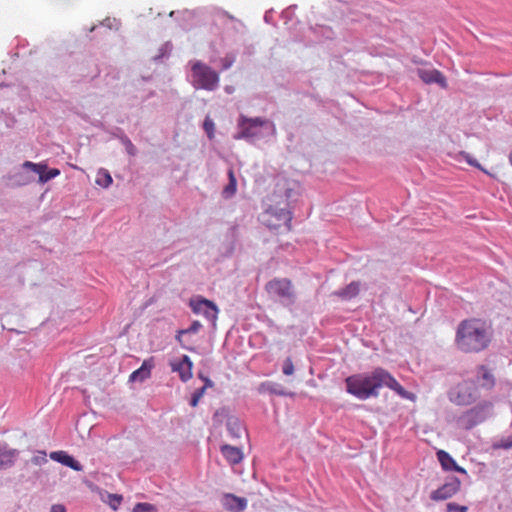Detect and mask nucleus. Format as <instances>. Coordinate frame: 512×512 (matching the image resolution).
Segmentation results:
<instances>
[{"label": "nucleus", "instance_id": "obj_28", "mask_svg": "<svg viewBox=\"0 0 512 512\" xmlns=\"http://www.w3.org/2000/svg\"><path fill=\"white\" fill-rule=\"evenodd\" d=\"M459 157L463 158L469 165L483 170L480 163L476 159H474L469 153L462 151L459 153Z\"/></svg>", "mask_w": 512, "mask_h": 512}, {"label": "nucleus", "instance_id": "obj_22", "mask_svg": "<svg viewBox=\"0 0 512 512\" xmlns=\"http://www.w3.org/2000/svg\"><path fill=\"white\" fill-rule=\"evenodd\" d=\"M95 182H96L97 185L102 186L104 188H107V187H109L112 184V177H111L110 173L107 170L100 169L97 172V176H96Z\"/></svg>", "mask_w": 512, "mask_h": 512}, {"label": "nucleus", "instance_id": "obj_16", "mask_svg": "<svg viewBox=\"0 0 512 512\" xmlns=\"http://www.w3.org/2000/svg\"><path fill=\"white\" fill-rule=\"evenodd\" d=\"M437 459L440 462L442 468L446 471H456L459 473H466V470L457 465L455 460L444 450H439L437 453Z\"/></svg>", "mask_w": 512, "mask_h": 512}, {"label": "nucleus", "instance_id": "obj_20", "mask_svg": "<svg viewBox=\"0 0 512 512\" xmlns=\"http://www.w3.org/2000/svg\"><path fill=\"white\" fill-rule=\"evenodd\" d=\"M247 507V500L245 498L237 497L233 494L226 493V509L240 512Z\"/></svg>", "mask_w": 512, "mask_h": 512}, {"label": "nucleus", "instance_id": "obj_12", "mask_svg": "<svg viewBox=\"0 0 512 512\" xmlns=\"http://www.w3.org/2000/svg\"><path fill=\"white\" fill-rule=\"evenodd\" d=\"M460 482L454 480L449 483H445L431 494V499L435 501L446 500L452 497L459 490Z\"/></svg>", "mask_w": 512, "mask_h": 512}, {"label": "nucleus", "instance_id": "obj_24", "mask_svg": "<svg viewBox=\"0 0 512 512\" xmlns=\"http://www.w3.org/2000/svg\"><path fill=\"white\" fill-rule=\"evenodd\" d=\"M131 512H158L157 508L150 503L143 502V503H137Z\"/></svg>", "mask_w": 512, "mask_h": 512}, {"label": "nucleus", "instance_id": "obj_15", "mask_svg": "<svg viewBox=\"0 0 512 512\" xmlns=\"http://www.w3.org/2000/svg\"><path fill=\"white\" fill-rule=\"evenodd\" d=\"M50 458L54 461H57L75 471H82V465L75 460L72 456L68 455L64 451H55L50 453Z\"/></svg>", "mask_w": 512, "mask_h": 512}, {"label": "nucleus", "instance_id": "obj_19", "mask_svg": "<svg viewBox=\"0 0 512 512\" xmlns=\"http://www.w3.org/2000/svg\"><path fill=\"white\" fill-rule=\"evenodd\" d=\"M152 367H153L152 360H145L142 363L141 367L139 369L135 370L130 375V380L131 381H143V380L149 378L151 375Z\"/></svg>", "mask_w": 512, "mask_h": 512}, {"label": "nucleus", "instance_id": "obj_14", "mask_svg": "<svg viewBox=\"0 0 512 512\" xmlns=\"http://www.w3.org/2000/svg\"><path fill=\"white\" fill-rule=\"evenodd\" d=\"M246 444L226 443V461L231 465L238 464L244 457L243 448Z\"/></svg>", "mask_w": 512, "mask_h": 512}, {"label": "nucleus", "instance_id": "obj_38", "mask_svg": "<svg viewBox=\"0 0 512 512\" xmlns=\"http://www.w3.org/2000/svg\"><path fill=\"white\" fill-rule=\"evenodd\" d=\"M33 462H34L35 464H38V463H39V458H37V457L33 458Z\"/></svg>", "mask_w": 512, "mask_h": 512}, {"label": "nucleus", "instance_id": "obj_8", "mask_svg": "<svg viewBox=\"0 0 512 512\" xmlns=\"http://www.w3.org/2000/svg\"><path fill=\"white\" fill-rule=\"evenodd\" d=\"M228 435L231 438V443H248V433L244 425L239 419L235 417H229L227 420Z\"/></svg>", "mask_w": 512, "mask_h": 512}, {"label": "nucleus", "instance_id": "obj_32", "mask_svg": "<svg viewBox=\"0 0 512 512\" xmlns=\"http://www.w3.org/2000/svg\"><path fill=\"white\" fill-rule=\"evenodd\" d=\"M498 446L501 448H504V449L511 448L512 447V436H510L506 439H502Z\"/></svg>", "mask_w": 512, "mask_h": 512}, {"label": "nucleus", "instance_id": "obj_10", "mask_svg": "<svg viewBox=\"0 0 512 512\" xmlns=\"http://www.w3.org/2000/svg\"><path fill=\"white\" fill-rule=\"evenodd\" d=\"M490 404L477 406L467 411L461 418V422L466 429H471L486 419V409Z\"/></svg>", "mask_w": 512, "mask_h": 512}, {"label": "nucleus", "instance_id": "obj_2", "mask_svg": "<svg viewBox=\"0 0 512 512\" xmlns=\"http://www.w3.org/2000/svg\"><path fill=\"white\" fill-rule=\"evenodd\" d=\"M293 188L286 180L276 185L271 204L262 212L260 221L271 231L289 232L292 228L293 213L289 208V199L292 197Z\"/></svg>", "mask_w": 512, "mask_h": 512}, {"label": "nucleus", "instance_id": "obj_39", "mask_svg": "<svg viewBox=\"0 0 512 512\" xmlns=\"http://www.w3.org/2000/svg\"><path fill=\"white\" fill-rule=\"evenodd\" d=\"M185 332H186V331H181V332L179 333V335L177 336V339H178L179 341H180V335H181L182 333H185Z\"/></svg>", "mask_w": 512, "mask_h": 512}, {"label": "nucleus", "instance_id": "obj_27", "mask_svg": "<svg viewBox=\"0 0 512 512\" xmlns=\"http://www.w3.org/2000/svg\"><path fill=\"white\" fill-rule=\"evenodd\" d=\"M208 385H211V383H210V381H209V380H207V381H206V385H205L204 387H202L201 389L197 390V391L193 394V396H192V398H191V401H190V405H191L192 407H196V406H197V404H198L199 400H200V399H201V397L203 396V393H204V390H205L206 386H208Z\"/></svg>", "mask_w": 512, "mask_h": 512}, {"label": "nucleus", "instance_id": "obj_35", "mask_svg": "<svg viewBox=\"0 0 512 512\" xmlns=\"http://www.w3.org/2000/svg\"><path fill=\"white\" fill-rule=\"evenodd\" d=\"M199 326H200V324L198 322H194L193 325L191 326L190 330L196 331Z\"/></svg>", "mask_w": 512, "mask_h": 512}, {"label": "nucleus", "instance_id": "obj_7", "mask_svg": "<svg viewBox=\"0 0 512 512\" xmlns=\"http://www.w3.org/2000/svg\"><path fill=\"white\" fill-rule=\"evenodd\" d=\"M190 307L195 314L204 316L209 322L214 324L218 309L213 302L203 298H194L190 301Z\"/></svg>", "mask_w": 512, "mask_h": 512}, {"label": "nucleus", "instance_id": "obj_17", "mask_svg": "<svg viewBox=\"0 0 512 512\" xmlns=\"http://www.w3.org/2000/svg\"><path fill=\"white\" fill-rule=\"evenodd\" d=\"M172 369L179 372L180 378L184 382L192 377V362L186 355L178 363H173Z\"/></svg>", "mask_w": 512, "mask_h": 512}, {"label": "nucleus", "instance_id": "obj_33", "mask_svg": "<svg viewBox=\"0 0 512 512\" xmlns=\"http://www.w3.org/2000/svg\"><path fill=\"white\" fill-rule=\"evenodd\" d=\"M50 512H66L65 507L63 505H53L51 507Z\"/></svg>", "mask_w": 512, "mask_h": 512}, {"label": "nucleus", "instance_id": "obj_18", "mask_svg": "<svg viewBox=\"0 0 512 512\" xmlns=\"http://www.w3.org/2000/svg\"><path fill=\"white\" fill-rule=\"evenodd\" d=\"M361 283L359 281H353L343 289L335 291L333 295L337 296L341 300L349 301L359 295Z\"/></svg>", "mask_w": 512, "mask_h": 512}, {"label": "nucleus", "instance_id": "obj_23", "mask_svg": "<svg viewBox=\"0 0 512 512\" xmlns=\"http://www.w3.org/2000/svg\"><path fill=\"white\" fill-rule=\"evenodd\" d=\"M466 393H467V388L466 387H459V392H458V395H457V397L455 399L458 404L467 405V404L471 403L472 396H471V394H468L466 396Z\"/></svg>", "mask_w": 512, "mask_h": 512}, {"label": "nucleus", "instance_id": "obj_26", "mask_svg": "<svg viewBox=\"0 0 512 512\" xmlns=\"http://www.w3.org/2000/svg\"><path fill=\"white\" fill-rule=\"evenodd\" d=\"M203 128H204L207 136L209 137V139H212L214 137V132H215V124H214L213 120L210 119L209 117H206V119L203 123Z\"/></svg>", "mask_w": 512, "mask_h": 512}, {"label": "nucleus", "instance_id": "obj_5", "mask_svg": "<svg viewBox=\"0 0 512 512\" xmlns=\"http://www.w3.org/2000/svg\"><path fill=\"white\" fill-rule=\"evenodd\" d=\"M191 78L194 87L197 89L213 90L219 82L217 73L200 62H195L192 65Z\"/></svg>", "mask_w": 512, "mask_h": 512}, {"label": "nucleus", "instance_id": "obj_21", "mask_svg": "<svg viewBox=\"0 0 512 512\" xmlns=\"http://www.w3.org/2000/svg\"><path fill=\"white\" fill-rule=\"evenodd\" d=\"M477 379L480 385L487 389L492 388L495 384L493 374L485 366H480L478 368Z\"/></svg>", "mask_w": 512, "mask_h": 512}, {"label": "nucleus", "instance_id": "obj_36", "mask_svg": "<svg viewBox=\"0 0 512 512\" xmlns=\"http://www.w3.org/2000/svg\"><path fill=\"white\" fill-rule=\"evenodd\" d=\"M128 150L129 153L134 154V146L131 144V142H129Z\"/></svg>", "mask_w": 512, "mask_h": 512}, {"label": "nucleus", "instance_id": "obj_1", "mask_svg": "<svg viewBox=\"0 0 512 512\" xmlns=\"http://www.w3.org/2000/svg\"><path fill=\"white\" fill-rule=\"evenodd\" d=\"M345 384L346 391L360 400L377 397L383 387L390 388L403 398H409V393L383 368L351 375L345 379Z\"/></svg>", "mask_w": 512, "mask_h": 512}, {"label": "nucleus", "instance_id": "obj_13", "mask_svg": "<svg viewBox=\"0 0 512 512\" xmlns=\"http://www.w3.org/2000/svg\"><path fill=\"white\" fill-rule=\"evenodd\" d=\"M18 454V450L9 448L7 444L0 442V470L12 467Z\"/></svg>", "mask_w": 512, "mask_h": 512}, {"label": "nucleus", "instance_id": "obj_11", "mask_svg": "<svg viewBox=\"0 0 512 512\" xmlns=\"http://www.w3.org/2000/svg\"><path fill=\"white\" fill-rule=\"evenodd\" d=\"M418 76H419V78L423 82H425L427 84L437 83L442 88H446L447 87L446 78L444 77V75L439 70H436V69H419L418 70Z\"/></svg>", "mask_w": 512, "mask_h": 512}, {"label": "nucleus", "instance_id": "obj_25", "mask_svg": "<svg viewBox=\"0 0 512 512\" xmlns=\"http://www.w3.org/2000/svg\"><path fill=\"white\" fill-rule=\"evenodd\" d=\"M236 178L232 171H229V183L226 185V196L233 195L236 192Z\"/></svg>", "mask_w": 512, "mask_h": 512}, {"label": "nucleus", "instance_id": "obj_29", "mask_svg": "<svg viewBox=\"0 0 512 512\" xmlns=\"http://www.w3.org/2000/svg\"><path fill=\"white\" fill-rule=\"evenodd\" d=\"M283 374L290 376L294 373V364L291 360V358H286L283 367H282Z\"/></svg>", "mask_w": 512, "mask_h": 512}, {"label": "nucleus", "instance_id": "obj_37", "mask_svg": "<svg viewBox=\"0 0 512 512\" xmlns=\"http://www.w3.org/2000/svg\"><path fill=\"white\" fill-rule=\"evenodd\" d=\"M41 459H42L43 461H46V453H45V452H42V457H41Z\"/></svg>", "mask_w": 512, "mask_h": 512}, {"label": "nucleus", "instance_id": "obj_30", "mask_svg": "<svg viewBox=\"0 0 512 512\" xmlns=\"http://www.w3.org/2000/svg\"><path fill=\"white\" fill-rule=\"evenodd\" d=\"M122 502V496L117 494L109 495V505L112 509L116 510Z\"/></svg>", "mask_w": 512, "mask_h": 512}, {"label": "nucleus", "instance_id": "obj_9", "mask_svg": "<svg viewBox=\"0 0 512 512\" xmlns=\"http://www.w3.org/2000/svg\"><path fill=\"white\" fill-rule=\"evenodd\" d=\"M22 166L25 169H30L37 173L39 175V183L41 184H44L60 175L59 169L53 168L48 170L46 163H33L31 161H25Z\"/></svg>", "mask_w": 512, "mask_h": 512}, {"label": "nucleus", "instance_id": "obj_4", "mask_svg": "<svg viewBox=\"0 0 512 512\" xmlns=\"http://www.w3.org/2000/svg\"><path fill=\"white\" fill-rule=\"evenodd\" d=\"M265 291L270 298L284 305H293L296 302V292L292 281L288 278H274L266 283Z\"/></svg>", "mask_w": 512, "mask_h": 512}, {"label": "nucleus", "instance_id": "obj_31", "mask_svg": "<svg viewBox=\"0 0 512 512\" xmlns=\"http://www.w3.org/2000/svg\"><path fill=\"white\" fill-rule=\"evenodd\" d=\"M447 510H448V512H467V507L460 506L456 503H448Z\"/></svg>", "mask_w": 512, "mask_h": 512}, {"label": "nucleus", "instance_id": "obj_34", "mask_svg": "<svg viewBox=\"0 0 512 512\" xmlns=\"http://www.w3.org/2000/svg\"><path fill=\"white\" fill-rule=\"evenodd\" d=\"M268 390L272 393H275V394H278V395H285L284 391L282 390H277L276 388L273 387L272 384H268Z\"/></svg>", "mask_w": 512, "mask_h": 512}, {"label": "nucleus", "instance_id": "obj_6", "mask_svg": "<svg viewBox=\"0 0 512 512\" xmlns=\"http://www.w3.org/2000/svg\"><path fill=\"white\" fill-rule=\"evenodd\" d=\"M241 135L245 138H253L261 135L262 129L269 127L274 131V125L262 118L242 117L240 122Z\"/></svg>", "mask_w": 512, "mask_h": 512}, {"label": "nucleus", "instance_id": "obj_3", "mask_svg": "<svg viewBox=\"0 0 512 512\" xmlns=\"http://www.w3.org/2000/svg\"><path fill=\"white\" fill-rule=\"evenodd\" d=\"M492 339L491 325L480 318H469L458 324L455 344L464 353H479L490 346Z\"/></svg>", "mask_w": 512, "mask_h": 512}]
</instances>
